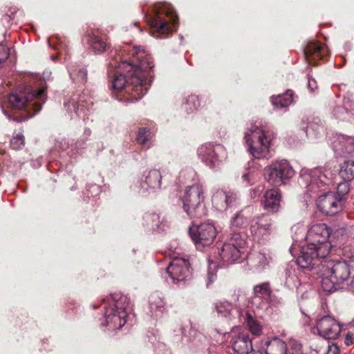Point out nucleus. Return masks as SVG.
I'll return each mask as SVG.
<instances>
[{
  "label": "nucleus",
  "mask_w": 354,
  "mask_h": 354,
  "mask_svg": "<svg viewBox=\"0 0 354 354\" xmlns=\"http://www.w3.org/2000/svg\"><path fill=\"white\" fill-rule=\"evenodd\" d=\"M10 147L14 150L21 149L25 145V138L20 132H15L10 142Z\"/></svg>",
  "instance_id": "nucleus-49"
},
{
  "label": "nucleus",
  "mask_w": 354,
  "mask_h": 354,
  "mask_svg": "<svg viewBox=\"0 0 354 354\" xmlns=\"http://www.w3.org/2000/svg\"><path fill=\"white\" fill-rule=\"evenodd\" d=\"M350 325H351V326H353V327H354V317H353V319L351 321V322H350Z\"/></svg>",
  "instance_id": "nucleus-63"
},
{
  "label": "nucleus",
  "mask_w": 354,
  "mask_h": 354,
  "mask_svg": "<svg viewBox=\"0 0 354 354\" xmlns=\"http://www.w3.org/2000/svg\"><path fill=\"white\" fill-rule=\"evenodd\" d=\"M272 261L270 255L264 251H253L247 256L248 270L261 273L268 268Z\"/></svg>",
  "instance_id": "nucleus-28"
},
{
  "label": "nucleus",
  "mask_w": 354,
  "mask_h": 354,
  "mask_svg": "<svg viewBox=\"0 0 354 354\" xmlns=\"http://www.w3.org/2000/svg\"><path fill=\"white\" fill-rule=\"evenodd\" d=\"M292 232H299L301 239L306 238V243L301 245L299 237L292 236V244L290 248V252L295 256L297 250L300 255L297 257V263L304 268H312L320 261L328 257L331 249V244L328 239L330 234V230L325 223L313 225L306 233L303 227L295 225L292 227Z\"/></svg>",
  "instance_id": "nucleus-3"
},
{
  "label": "nucleus",
  "mask_w": 354,
  "mask_h": 354,
  "mask_svg": "<svg viewBox=\"0 0 354 354\" xmlns=\"http://www.w3.org/2000/svg\"><path fill=\"white\" fill-rule=\"evenodd\" d=\"M264 314L257 315L254 310L246 308L240 317L239 322L246 324L249 331L254 336H260L262 334L263 327L261 323L257 319V317H262Z\"/></svg>",
  "instance_id": "nucleus-30"
},
{
  "label": "nucleus",
  "mask_w": 354,
  "mask_h": 354,
  "mask_svg": "<svg viewBox=\"0 0 354 354\" xmlns=\"http://www.w3.org/2000/svg\"><path fill=\"white\" fill-rule=\"evenodd\" d=\"M153 67L152 57L141 46L126 45L111 50L107 75L113 97L123 103L140 100L150 87L147 78Z\"/></svg>",
  "instance_id": "nucleus-1"
},
{
  "label": "nucleus",
  "mask_w": 354,
  "mask_h": 354,
  "mask_svg": "<svg viewBox=\"0 0 354 354\" xmlns=\"http://www.w3.org/2000/svg\"><path fill=\"white\" fill-rule=\"evenodd\" d=\"M296 96L292 90L288 89L284 93L270 97V102L276 111L286 112L289 106L295 101Z\"/></svg>",
  "instance_id": "nucleus-36"
},
{
  "label": "nucleus",
  "mask_w": 354,
  "mask_h": 354,
  "mask_svg": "<svg viewBox=\"0 0 354 354\" xmlns=\"http://www.w3.org/2000/svg\"><path fill=\"white\" fill-rule=\"evenodd\" d=\"M266 354H287L286 344L277 337H268L260 342Z\"/></svg>",
  "instance_id": "nucleus-35"
},
{
  "label": "nucleus",
  "mask_w": 354,
  "mask_h": 354,
  "mask_svg": "<svg viewBox=\"0 0 354 354\" xmlns=\"http://www.w3.org/2000/svg\"><path fill=\"white\" fill-rule=\"evenodd\" d=\"M164 354H172V353L169 349L165 348V352Z\"/></svg>",
  "instance_id": "nucleus-62"
},
{
  "label": "nucleus",
  "mask_w": 354,
  "mask_h": 354,
  "mask_svg": "<svg viewBox=\"0 0 354 354\" xmlns=\"http://www.w3.org/2000/svg\"><path fill=\"white\" fill-rule=\"evenodd\" d=\"M315 267H318L322 281V286L324 291L332 292L342 288L351 274L350 268L344 261L328 260V257L321 259Z\"/></svg>",
  "instance_id": "nucleus-7"
},
{
  "label": "nucleus",
  "mask_w": 354,
  "mask_h": 354,
  "mask_svg": "<svg viewBox=\"0 0 354 354\" xmlns=\"http://www.w3.org/2000/svg\"><path fill=\"white\" fill-rule=\"evenodd\" d=\"M306 57L308 59L315 60L323 59L329 55L328 48L319 42H310L304 50Z\"/></svg>",
  "instance_id": "nucleus-39"
},
{
  "label": "nucleus",
  "mask_w": 354,
  "mask_h": 354,
  "mask_svg": "<svg viewBox=\"0 0 354 354\" xmlns=\"http://www.w3.org/2000/svg\"><path fill=\"white\" fill-rule=\"evenodd\" d=\"M53 48L57 50L58 56L60 58L64 57V58L66 59L65 55L66 54V49L62 44L59 46H53Z\"/></svg>",
  "instance_id": "nucleus-56"
},
{
  "label": "nucleus",
  "mask_w": 354,
  "mask_h": 354,
  "mask_svg": "<svg viewBox=\"0 0 354 354\" xmlns=\"http://www.w3.org/2000/svg\"><path fill=\"white\" fill-rule=\"evenodd\" d=\"M169 311L164 293L155 291L150 294L147 301V314L153 319L160 320Z\"/></svg>",
  "instance_id": "nucleus-22"
},
{
  "label": "nucleus",
  "mask_w": 354,
  "mask_h": 354,
  "mask_svg": "<svg viewBox=\"0 0 354 354\" xmlns=\"http://www.w3.org/2000/svg\"><path fill=\"white\" fill-rule=\"evenodd\" d=\"M178 183L185 186L194 184H201L199 181L196 171L192 167H186L179 173Z\"/></svg>",
  "instance_id": "nucleus-42"
},
{
  "label": "nucleus",
  "mask_w": 354,
  "mask_h": 354,
  "mask_svg": "<svg viewBox=\"0 0 354 354\" xmlns=\"http://www.w3.org/2000/svg\"><path fill=\"white\" fill-rule=\"evenodd\" d=\"M336 171L333 162L313 169L304 167L299 171V183L306 188L305 200H315L318 209L328 216L339 213L345 205L342 196L330 191Z\"/></svg>",
  "instance_id": "nucleus-2"
},
{
  "label": "nucleus",
  "mask_w": 354,
  "mask_h": 354,
  "mask_svg": "<svg viewBox=\"0 0 354 354\" xmlns=\"http://www.w3.org/2000/svg\"><path fill=\"white\" fill-rule=\"evenodd\" d=\"M103 313L97 318L99 327L104 332L122 328L131 316L132 308L127 296L113 293L101 300Z\"/></svg>",
  "instance_id": "nucleus-5"
},
{
  "label": "nucleus",
  "mask_w": 354,
  "mask_h": 354,
  "mask_svg": "<svg viewBox=\"0 0 354 354\" xmlns=\"http://www.w3.org/2000/svg\"><path fill=\"white\" fill-rule=\"evenodd\" d=\"M198 160L212 171L221 170L228 158L226 147L218 142H207L196 150Z\"/></svg>",
  "instance_id": "nucleus-11"
},
{
  "label": "nucleus",
  "mask_w": 354,
  "mask_h": 354,
  "mask_svg": "<svg viewBox=\"0 0 354 354\" xmlns=\"http://www.w3.org/2000/svg\"><path fill=\"white\" fill-rule=\"evenodd\" d=\"M176 335L178 336L183 344L187 345L192 352L204 351L207 347L205 336L198 331L191 322L181 326L178 330H174Z\"/></svg>",
  "instance_id": "nucleus-19"
},
{
  "label": "nucleus",
  "mask_w": 354,
  "mask_h": 354,
  "mask_svg": "<svg viewBox=\"0 0 354 354\" xmlns=\"http://www.w3.org/2000/svg\"><path fill=\"white\" fill-rule=\"evenodd\" d=\"M90 307L92 308V309H96L98 308V305L96 304H91L90 305Z\"/></svg>",
  "instance_id": "nucleus-60"
},
{
  "label": "nucleus",
  "mask_w": 354,
  "mask_h": 354,
  "mask_svg": "<svg viewBox=\"0 0 354 354\" xmlns=\"http://www.w3.org/2000/svg\"><path fill=\"white\" fill-rule=\"evenodd\" d=\"M204 187L202 184L186 185L179 201L182 209L190 218H199L207 214L204 204Z\"/></svg>",
  "instance_id": "nucleus-10"
},
{
  "label": "nucleus",
  "mask_w": 354,
  "mask_h": 354,
  "mask_svg": "<svg viewBox=\"0 0 354 354\" xmlns=\"http://www.w3.org/2000/svg\"><path fill=\"white\" fill-rule=\"evenodd\" d=\"M243 253L241 252L235 246L225 243L221 249H217V256L214 259L208 258V267L205 277V286L209 288L217 279V270L219 268L218 260L223 266L238 262L242 258Z\"/></svg>",
  "instance_id": "nucleus-12"
},
{
  "label": "nucleus",
  "mask_w": 354,
  "mask_h": 354,
  "mask_svg": "<svg viewBox=\"0 0 354 354\" xmlns=\"http://www.w3.org/2000/svg\"><path fill=\"white\" fill-rule=\"evenodd\" d=\"M66 308L67 310L70 311L73 314V316L75 317H79L84 312V307L74 299L68 300Z\"/></svg>",
  "instance_id": "nucleus-48"
},
{
  "label": "nucleus",
  "mask_w": 354,
  "mask_h": 354,
  "mask_svg": "<svg viewBox=\"0 0 354 354\" xmlns=\"http://www.w3.org/2000/svg\"><path fill=\"white\" fill-rule=\"evenodd\" d=\"M70 78L74 83L84 84L87 81V70L82 64L70 63L67 66Z\"/></svg>",
  "instance_id": "nucleus-41"
},
{
  "label": "nucleus",
  "mask_w": 354,
  "mask_h": 354,
  "mask_svg": "<svg viewBox=\"0 0 354 354\" xmlns=\"http://www.w3.org/2000/svg\"><path fill=\"white\" fill-rule=\"evenodd\" d=\"M50 59H51L52 60L55 61V60L57 59V57H56V56H55V55H52V56L50 57Z\"/></svg>",
  "instance_id": "nucleus-64"
},
{
  "label": "nucleus",
  "mask_w": 354,
  "mask_h": 354,
  "mask_svg": "<svg viewBox=\"0 0 354 354\" xmlns=\"http://www.w3.org/2000/svg\"><path fill=\"white\" fill-rule=\"evenodd\" d=\"M230 345L234 352L238 354H247L252 350V342L247 332L241 331L237 326L231 329Z\"/></svg>",
  "instance_id": "nucleus-23"
},
{
  "label": "nucleus",
  "mask_w": 354,
  "mask_h": 354,
  "mask_svg": "<svg viewBox=\"0 0 354 354\" xmlns=\"http://www.w3.org/2000/svg\"><path fill=\"white\" fill-rule=\"evenodd\" d=\"M161 276L168 283L175 284L180 288L185 287L192 279V269L189 260L174 258L161 273Z\"/></svg>",
  "instance_id": "nucleus-13"
},
{
  "label": "nucleus",
  "mask_w": 354,
  "mask_h": 354,
  "mask_svg": "<svg viewBox=\"0 0 354 354\" xmlns=\"http://www.w3.org/2000/svg\"><path fill=\"white\" fill-rule=\"evenodd\" d=\"M101 192V187L96 184H88L83 192L84 198H95Z\"/></svg>",
  "instance_id": "nucleus-50"
},
{
  "label": "nucleus",
  "mask_w": 354,
  "mask_h": 354,
  "mask_svg": "<svg viewBox=\"0 0 354 354\" xmlns=\"http://www.w3.org/2000/svg\"><path fill=\"white\" fill-rule=\"evenodd\" d=\"M91 135V130L85 128L82 136L77 140L59 136L55 140L53 152L60 158L68 157L76 159L84 153L86 147V141Z\"/></svg>",
  "instance_id": "nucleus-14"
},
{
  "label": "nucleus",
  "mask_w": 354,
  "mask_h": 354,
  "mask_svg": "<svg viewBox=\"0 0 354 354\" xmlns=\"http://www.w3.org/2000/svg\"><path fill=\"white\" fill-rule=\"evenodd\" d=\"M259 178V174L255 169H247L242 174L241 179L245 185L254 184Z\"/></svg>",
  "instance_id": "nucleus-47"
},
{
  "label": "nucleus",
  "mask_w": 354,
  "mask_h": 354,
  "mask_svg": "<svg viewBox=\"0 0 354 354\" xmlns=\"http://www.w3.org/2000/svg\"><path fill=\"white\" fill-rule=\"evenodd\" d=\"M162 174L158 169H147L139 177L135 188L143 197H148L162 189Z\"/></svg>",
  "instance_id": "nucleus-18"
},
{
  "label": "nucleus",
  "mask_w": 354,
  "mask_h": 354,
  "mask_svg": "<svg viewBox=\"0 0 354 354\" xmlns=\"http://www.w3.org/2000/svg\"><path fill=\"white\" fill-rule=\"evenodd\" d=\"M339 175L344 181L348 182L353 180L354 178V161H344L340 165Z\"/></svg>",
  "instance_id": "nucleus-45"
},
{
  "label": "nucleus",
  "mask_w": 354,
  "mask_h": 354,
  "mask_svg": "<svg viewBox=\"0 0 354 354\" xmlns=\"http://www.w3.org/2000/svg\"><path fill=\"white\" fill-rule=\"evenodd\" d=\"M274 136L268 124L261 119L248 122L243 133V145L254 159L271 158L270 147Z\"/></svg>",
  "instance_id": "nucleus-6"
},
{
  "label": "nucleus",
  "mask_w": 354,
  "mask_h": 354,
  "mask_svg": "<svg viewBox=\"0 0 354 354\" xmlns=\"http://www.w3.org/2000/svg\"><path fill=\"white\" fill-rule=\"evenodd\" d=\"M19 11V10L16 8V7H11L9 8L8 11L7 12V13H9L10 15H11V17H12V18L15 19V15Z\"/></svg>",
  "instance_id": "nucleus-58"
},
{
  "label": "nucleus",
  "mask_w": 354,
  "mask_h": 354,
  "mask_svg": "<svg viewBox=\"0 0 354 354\" xmlns=\"http://www.w3.org/2000/svg\"><path fill=\"white\" fill-rule=\"evenodd\" d=\"M9 55L10 49L5 45L0 44V67L3 66Z\"/></svg>",
  "instance_id": "nucleus-52"
},
{
  "label": "nucleus",
  "mask_w": 354,
  "mask_h": 354,
  "mask_svg": "<svg viewBox=\"0 0 354 354\" xmlns=\"http://www.w3.org/2000/svg\"><path fill=\"white\" fill-rule=\"evenodd\" d=\"M281 304V299L273 293L270 282L264 281L253 286L247 308L257 315L269 314L272 307Z\"/></svg>",
  "instance_id": "nucleus-9"
},
{
  "label": "nucleus",
  "mask_w": 354,
  "mask_h": 354,
  "mask_svg": "<svg viewBox=\"0 0 354 354\" xmlns=\"http://www.w3.org/2000/svg\"><path fill=\"white\" fill-rule=\"evenodd\" d=\"M250 232L253 239L259 243H265L270 239L275 229L274 223L267 214L254 216L250 221Z\"/></svg>",
  "instance_id": "nucleus-20"
},
{
  "label": "nucleus",
  "mask_w": 354,
  "mask_h": 354,
  "mask_svg": "<svg viewBox=\"0 0 354 354\" xmlns=\"http://www.w3.org/2000/svg\"><path fill=\"white\" fill-rule=\"evenodd\" d=\"M155 135L154 124L151 121H148L142 123L141 126L138 127L134 139L141 149L148 150L154 145Z\"/></svg>",
  "instance_id": "nucleus-25"
},
{
  "label": "nucleus",
  "mask_w": 354,
  "mask_h": 354,
  "mask_svg": "<svg viewBox=\"0 0 354 354\" xmlns=\"http://www.w3.org/2000/svg\"><path fill=\"white\" fill-rule=\"evenodd\" d=\"M299 267H301L297 263V259L295 262H290L288 263L285 268L283 276L282 278L285 286L289 289H297L300 285V280L298 277ZM312 268H306L307 270H313ZM302 269H304L302 268Z\"/></svg>",
  "instance_id": "nucleus-31"
},
{
  "label": "nucleus",
  "mask_w": 354,
  "mask_h": 354,
  "mask_svg": "<svg viewBox=\"0 0 354 354\" xmlns=\"http://www.w3.org/2000/svg\"><path fill=\"white\" fill-rule=\"evenodd\" d=\"M295 175V170L286 159H276L264 168L265 179L271 185L286 184Z\"/></svg>",
  "instance_id": "nucleus-15"
},
{
  "label": "nucleus",
  "mask_w": 354,
  "mask_h": 354,
  "mask_svg": "<svg viewBox=\"0 0 354 354\" xmlns=\"http://www.w3.org/2000/svg\"><path fill=\"white\" fill-rule=\"evenodd\" d=\"M349 191V185L347 181L344 183H339L337 187V192L335 194H338L339 196H342V201L345 202L344 196Z\"/></svg>",
  "instance_id": "nucleus-51"
},
{
  "label": "nucleus",
  "mask_w": 354,
  "mask_h": 354,
  "mask_svg": "<svg viewBox=\"0 0 354 354\" xmlns=\"http://www.w3.org/2000/svg\"><path fill=\"white\" fill-rule=\"evenodd\" d=\"M331 114L336 120H349L354 115V100L350 97H344L342 104L333 106Z\"/></svg>",
  "instance_id": "nucleus-32"
},
{
  "label": "nucleus",
  "mask_w": 354,
  "mask_h": 354,
  "mask_svg": "<svg viewBox=\"0 0 354 354\" xmlns=\"http://www.w3.org/2000/svg\"><path fill=\"white\" fill-rule=\"evenodd\" d=\"M93 105V98L88 90H84L81 93L77 92L71 97L66 98L64 102V106L71 114V118H73V113L82 118L84 121L86 120L85 116L90 112Z\"/></svg>",
  "instance_id": "nucleus-17"
},
{
  "label": "nucleus",
  "mask_w": 354,
  "mask_h": 354,
  "mask_svg": "<svg viewBox=\"0 0 354 354\" xmlns=\"http://www.w3.org/2000/svg\"><path fill=\"white\" fill-rule=\"evenodd\" d=\"M264 189V186L259 185L256 187L250 190V196L252 198H256L259 197Z\"/></svg>",
  "instance_id": "nucleus-53"
},
{
  "label": "nucleus",
  "mask_w": 354,
  "mask_h": 354,
  "mask_svg": "<svg viewBox=\"0 0 354 354\" xmlns=\"http://www.w3.org/2000/svg\"><path fill=\"white\" fill-rule=\"evenodd\" d=\"M83 41L95 54H102L109 48L107 42L100 35L97 30H88L83 37Z\"/></svg>",
  "instance_id": "nucleus-29"
},
{
  "label": "nucleus",
  "mask_w": 354,
  "mask_h": 354,
  "mask_svg": "<svg viewBox=\"0 0 354 354\" xmlns=\"http://www.w3.org/2000/svg\"><path fill=\"white\" fill-rule=\"evenodd\" d=\"M296 96L292 90L288 89L284 93L270 97V102L276 111L286 112L289 106L295 101Z\"/></svg>",
  "instance_id": "nucleus-37"
},
{
  "label": "nucleus",
  "mask_w": 354,
  "mask_h": 354,
  "mask_svg": "<svg viewBox=\"0 0 354 354\" xmlns=\"http://www.w3.org/2000/svg\"><path fill=\"white\" fill-rule=\"evenodd\" d=\"M201 106V98L195 93L185 95L181 101V110L187 115L197 112Z\"/></svg>",
  "instance_id": "nucleus-38"
},
{
  "label": "nucleus",
  "mask_w": 354,
  "mask_h": 354,
  "mask_svg": "<svg viewBox=\"0 0 354 354\" xmlns=\"http://www.w3.org/2000/svg\"><path fill=\"white\" fill-rule=\"evenodd\" d=\"M212 207L218 212H224L240 205V198L232 191L215 189L212 192Z\"/></svg>",
  "instance_id": "nucleus-21"
},
{
  "label": "nucleus",
  "mask_w": 354,
  "mask_h": 354,
  "mask_svg": "<svg viewBox=\"0 0 354 354\" xmlns=\"http://www.w3.org/2000/svg\"><path fill=\"white\" fill-rule=\"evenodd\" d=\"M281 194L278 189L273 188L266 191L262 205L264 209L269 212L277 213L279 211Z\"/></svg>",
  "instance_id": "nucleus-34"
},
{
  "label": "nucleus",
  "mask_w": 354,
  "mask_h": 354,
  "mask_svg": "<svg viewBox=\"0 0 354 354\" xmlns=\"http://www.w3.org/2000/svg\"><path fill=\"white\" fill-rule=\"evenodd\" d=\"M14 20L15 19L12 18V17H11V15H10L9 13H6L2 16L1 18L2 23L7 26H10L13 23Z\"/></svg>",
  "instance_id": "nucleus-54"
},
{
  "label": "nucleus",
  "mask_w": 354,
  "mask_h": 354,
  "mask_svg": "<svg viewBox=\"0 0 354 354\" xmlns=\"http://www.w3.org/2000/svg\"><path fill=\"white\" fill-rule=\"evenodd\" d=\"M316 330L324 339H335L339 335L342 327L334 317L326 315L317 320Z\"/></svg>",
  "instance_id": "nucleus-24"
},
{
  "label": "nucleus",
  "mask_w": 354,
  "mask_h": 354,
  "mask_svg": "<svg viewBox=\"0 0 354 354\" xmlns=\"http://www.w3.org/2000/svg\"><path fill=\"white\" fill-rule=\"evenodd\" d=\"M178 16L174 7L167 2L153 6V14L149 19L152 35L156 39L168 37L176 28Z\"/></svg>",
  "instance_id": "nucleus-8"
},
{
  "label": "nucleus",
  "mask_w": 354,
  "mask_h": 354,
  "mask_svg": "<svg viewBox=\"0 0 354 354\" xmlns=\"http://www.w3.org/2000/svg\"><path fill=\"white\" fill-rule=\"evenodd\" d=\"M142 225L148 232H161L165 230V218L156 212H146L142 216Z\"/></svg>",
  "instance_id": "nucleus-33"
},
{
  "label": "nucleus",
  "mask_w": 354,
  "mask_h": 354,
  "mask_svg": "<svg viewBox=\"0 0 354 354\" xmlns=\"http://www.w3.org/2000/svg\"><path fill=\"white\" fill-rule=\"evenodd\" d=\"M250 221H249V214L246 213L245 209H241L234 214L230 220V228L232 230L244 229L247 227Z\"/></svg>",
  "instance_id": "nucleus-43"
},
{
  "label": "nucleus",
  "mask_w": 354,
  "mask_h": 354,
  "mask_svg": "<svg viewBox=\"0 0 354 354\" xmlns=\"http://www.w3.org/2000/svg\"><path fill=\"white\" fill-rule=\"evenodd\" d=\"M326 354H339V348L335 344L328 345Z\"/></svg>",
  "instance_id": "nucleus-57"
},
{
  "label": "nucleus",
  "mask_w": 354,
  "mask_h": 354,
  "mask_svg": "<svg viewBox=\"0 0 354 354\" xmlns=\"http://www.w3.org/2000/svg\"><path fill=\"white\" fill-rule=\"evenodd\" d=\"M332 147L338 156H354V137L345 134L337 133L333 137Z\"/></svg>",
  "instance_id": "nucleus-27"
},
{
  "label": "nucleus",
  "mask_w": 354,
  "mask_h": 354,
  "mask_svg": "<svg viewBox=\"0 0 354 354\" xmlns=\"http://www.w3.org/2000/svg\"><path fill=\"white\" fill-rule=\"evenodd\" d=\"M1 109H2V111L3 113V114L7 116L8 118V119H10V117L8 115L7 112L4 110V109L3 108V106L1 107Z\"/></svg>",
  "instance_id": "nucleus-61"
},
{
  "label": "nucleus",
  "mask_w": 354,
  "mask_h": 354,
  "mask_svg": "<svg viewBox=\"0 0 354 354\" xmlns=\"http://www.w3.org/2000/svg\"><path fill=\"white\" fill-rule=\"evenodd\" d=\"M208 333L214 345H221L230 340L231 337V330L226 331L223 328L217 327L211 328L209 330Z\"/></svg>",
  "instance_id": "nucleus-44"
},
{
  "label": "nucleus",
  "mask_w": 354,
  "mask_h": 354,
  "mask_svg": "<svg viewBox=\"0 0 354 354\" xmlns=\"http://www.w3.org/2000/svg\"><path fill=\"white\" fill-rule=\"evenodd\" d=\"M308 88L310 92H313L317 88L316 80L309 75H308Z\"/></svg>",
  "instance_id": "nucleus-55"
},
{
  "label": "nucleus",
  "mask_w": 354,
  "mask_h": 354,
  "mask_svg": "<svg viewBox=\"0 0 354 354\" xmlns=\"http://www.w3.org/2000/svg\"><path fill=\"white\" fill-rule=\"evenodd\" d=\"M244 309H241L238 306L227 300H219L214 304V311L218 317L225 319L227 321L234 319H240Z\"/></svg>",
  "instance_id": "nucleus-26"
},
{
  "label": "nucleus",
  "mask_w": 354,
  "mask_h": 354,
  "mask_svg": "<svg viewBox=\"0 0 354 354\" xmlns=\"http://www.w3.org/2000/svg\"><path fill=\"white\" fill-rule=\"evenodd\" d=\"M305 129L306 136L310 139H317L325 133L324 123L319 118L312 117L307 119Z\"/></svg>",
  "instance_id": "nucleus-40"
},
{
  "label": "nucleus",
  "mask_w": 354,
  "mask_h": 354,
  "mask_svg": "<svg viewBox=\"0 0 354 354\" xmlns=\"http://www.w3.org/2000/svg\"><path fill=\"white\" fill-rule=\"evenodd\" d=\"M345 344L346 345H350L352 344V338L348 335H347L346 337Z\"/></svg>",
  "instance_id": "nucleus-59"
},
{
  "label": "nucleus",
  "mask_w": 354,
  "mask_h": 354,
  "mask_svg": "<svg viewBox=\"0 0 354 354\" xmlns=\"http://www.w3.org/2000/svg\"><path fill=\"white\" fill-rule=\"evenodd\" d=\"M226 243L235 246L236 249L244 254L243 249L247 244V236L245 234L234 232Z\"/></svg>",
  "instance_id": "nucleus-46"
},
{
  "label": "nucleus",
  "mask_w": 354,
  "mask_h": 354,
  "mask_svg": "<svg viewBox=\"0 0 354 354\" xmlns=\"http://www.w3.org/2000/svg\"><path fill=\"white\" fill-rule=\"evenodd\" d=\"M51 71H44L42 78L38 79L30 86L21 87L8 96V103L15 109L24 110L32 118L39 113L46 100V82L50 79Z\"/></svg>",
  "instance_id": "nucleus-4"
},
{
  "label": "nucleus",
  "mask_w": 354,
  "mask_h": 354,
  "mask_svg": "<svg viewBox=\"0 0 354 354\" xmlns=\"http://www.w3.org/2000/svg\"><path fill=\"white\" fill-rule=\"evenodd\" d=\"M217 231L213 221L198 224L192 222L189 227V235L198 250L209 246L216 238Z\"/></svg>",
  "instance_id": "nucleus-16"
}]
</instances>
